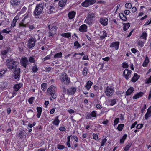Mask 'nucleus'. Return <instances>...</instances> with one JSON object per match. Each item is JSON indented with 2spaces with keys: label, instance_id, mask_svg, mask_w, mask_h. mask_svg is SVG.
<instances>
[{
  "label": "nucleus",
  "instance_id": "1",
  "mask_svg": "<svg viewBox=\"0 0 151 151\" xmlns=\"http://www.w3.org/2000/svg\"><path fill=\"white\" fill-rule=\"evenodd\" d=\"M57 88L55 86L51 85L48 88L46 92V94L48 95H50L54 99H56L57 95L56 92Z\"/></svg>",
  "mask_w": 151,
  "mask_h": 151
},
{
  "label": "nucleus",
  "instance_id": "2",
  "mask_svg": "<svg viewBox=\"0 0 151 151\" xmlns=\"http://www.w3.org/2000/svg\"><path fill=\"white\" fill-rule=\"evenodd\" d=\"M43 9V6L42 4H37L33 12L34 16L35 18H38L42 13Z\"/></svg>",
  "mask_w": 151,
  "mask_h": 151
},
{
  "label": "nucleus",
  "instance_id": "3",
  "mask_svg": "<svg viewBox=\"0 0 151 151\" xmlns=\"http://www.w3.org/2000/svg\"><path fill=\"white\" fill-rule=\"evenodd\" d=\"M95 17V15L93 13H88L84 21V22L89 25L91 26L93 24V22Z\"/></svg>",
  "mask_w": 151,
  "mask_h": 151
},
{
  "label": "nucleus",
  "instance_id": "4",
  "mask_svg": "<svg viewBox=\"0 0 151 151\" xmlns=\"http://www.w3.org/2000/svg\"><path fill=\"white\" fill-rule=\"evenodd\" d=\"M6 62L8 68L10 70L14 69L18 64V62L11 59L7 60Z\"/></svg>",
  "mask_w": 151,
  "mask_h": 151
},
{
  "label": "nucleus",
  "instance_id": "5",
  "mask_svg": "<svg viewBox=\"0 0 151 151\" xmlns=\"http://www.w3.org/2000/svg\"><path fill=\"white\" fill-rule=\"evenodd\" d=\"M60 79L62 83L68 84L70 82V80L67 75L65 73H62L60 76Z\"/></svg>",
  "mask_w": 151,
  "mask_h": 151
},
{
  "label": "nucleus",
  "instance_id": "6",
  "mask_svg": "<svg viewBox=\"0 0 151 151\" xmlns=\"http://www.w3.org/2000/svg\"><path fill=\"white\" fill-rule=\"evenodd\" d=\"M96 1V0H85L82 3L81 5L83 7H88L90 5H92L94 4Z\"/></svg>",
  "mask_w": 151,
  "mask_h": 151
},
{
  "label": "nucleus",
  "instance_id": "7",
  "mask_svg": "<svg viewBox=\"0 0 151 151\" xmlns=\"http://www.w3.org/2000/svg\"><path fill=\"white\" fill-rule=\"evenodd\" d=\"M114 91L113 87L111 86H108L106 88L105 93L107 96H111L113 94Z\"/></svg>",
  "mask_w": 151,
  "mask_h": 151
},
{
  "label": "nucleus",
  "instance_id": "8",
  "mask_svg": "<svg viewBox=\"0 0 151 151\" xmlns=\"http://www.w3.org/2000/svg\"><path fill=\"white\" fill-rule=\"evenodd\" d=\"M36 41V39L35 38H31L29 39L27 45L28 47L31 49L35 45Z\"/></svg>",
  "mask_w": 151,
  "mask_h": 151
},
{
  "label": "nucleus",
  "instance_id": "9",
  "mask_svg": "<svg viewBox=\"0 0 151 151\" xmlns=\"http://www.w3.org/2000/svg\"><path fill=\"white\" fill-rule=\"evenodd\" d=\"M132 71L127 69H125L123 72V74L125 79L128 80L130 77Z\"/></svg>",
  "mask_w": 151,
  "mask_h": 151
},
{
  "label": "nucleus",
  "instance_id": "10",
  "mask_svg": "<svg viewBox=\"0 0 151 151\" xmlns=\"http://www.w3.org/2000/svg\"><path fill=\"white\" fill-rule=\"evenodd\" d=\"M48 28L50 30V32L49 33V36H52L55 34L57 29V27L56 26H53L50 29V25L48 26Z\"/></svg>",
  "mask_w": 151,
  "mask_h": 151
},
{
  "label": "nucleus",
  "instance_id": "11",
  "mask_svg": "<svg viewBox=\"0 0 151 151\" xmlns=\"http://www.w3.org/2000/svg\"><path fill=\"white\" fill-rule=\"evenodd\" d=\"M20 14H21L20 13H18L17 14V15L14 17L12 21L11 24V27H14L16 26V22L19 19V16Z\"/></svg>",
  "mask_w": 151,
  "mask_h": 151
},
{
  "label": "nucleus",
  "instance_id": "12",
  "mask_svg": "<svg viewBox=\"0 0 151 151\" xmlns=\"http://www.w3.org/2000/svg\"><path fill=\"white\" fill-rule=\"evenodd\" d=\"M100 22L102 25L106 26L108 24V19L105 17H101L100 19Z\"/></svg>",
  "mask_w": 151,
  "mask_h": 151
},
{
  "label": "nucleus",
  "instance_id": "13",
  "mask_svg": "<svg viewBox=\"0 0 151 151\" xmlns=\"http://www.w3.org/2000/svg\"><path fill=\"white\" fill-rule=\"evenodd\" d=\"M76 91V88L74 87H71L67 90V94L71 95L74 94Z\"/></svg>",
  "mask_w": 151,
  "mask_h": 151
},
{
  "label": "nucleus",
  "instance_id": "14",
  "mask_svg": "<svg viewBox=\"0 0 151 151\" xmlns=\"http://www.w3.org/2000/svg\"><path fill=\"white\" fill-rule=\"evenodd\" d=\"M119 42L118 41H115L113 42L110 45V47L111 48H114L116 50L119 49Z\"/></svg>",
  "mask_w": 151,
  "mask_h": 151
},
{
  "label": "nucleus",
  "instance_id": "15",
  "mask_svg": "<svg viewBox=\"0 0 151 151\" xmlns=\"http://www.w3.org/2000/svg\"><path fill=\"white\" fill-rule=\"evenodd\" d=\"M20 69L19 68H15L14 73V77L15 79L19 78L20 77Z\"/></svg>",
  "mask_w": 151,
  "mask_h": 151
},
{
  "label": "nucleus",
  "instance_id": "16",
  "mask_svg": "<svg viewBox=\"0 0 151 151\" xmlns=\"http://www.w3.org/2000/svg\"><path fill=\"white\" fill-rule=\"evenodd\" d=\"M26 134V132L24 130H21L17 133L16 136L18 137L22 138L23 137L24 135L25 136Z\"/></svg>",
  "mask_w": 151,
  "mask_h": 151
},
{
  "label": "nucleus",
  "instance_id": "17",
  "mask_svg": "<svg viewBox=\"0 0 151 151\" xmlns=\"http://www.w3.org/2000/svg\"><path fill=\"white\" fill-rule=\"evenodd\" d=\"M28 63V60L26 57L22 58L20 60V63L25 68L26 67Z\"/></svg>",
  "mask_w": 151,
  "mask_h": 151
},
{
  "label": "nucleus",
  "instance_id": "18",
  "mask_svg": "<svg viewBox=\"0 0 151 151\" xmlns=\"http://www.w3.org/2000/svg\"><path fill=\"white\" fill-rule=\"evenodd\" d=\"M87 26L86 24H83L79 27V30L82 32H86L87 30Z\"/></svg>",
  "mask_w": 151,
  "mask_h": 151
},
{
  "label": "nucleus",
  "instance_id": "19",
  "mask_svg": "<svg viewBox=\"0 0 151 151\" xmlns=\"http://www.w3.org/2000/svg\"><path fill=\"white\" fill-rule=\"evenodd\" d=\"M150 117H151V106L147 109V112L145 115V119L146 120Z\"/></svg>",
  "mask_w": 151,
  "mask_h": 151
},
{
  "label": "nucleus",
  "instance_id": "20",
  "mask_svg": "<svg viewBox=\"0 0 151 151\" xmlns=\"http://www.w3.org/2000/svg\"><path fill=\"white\" fill-rule=\"evenodd\" d=\"M21 2V0H10L11 5L14 6H17L19 5Z\"/></svg>",
  "mask_w": 151,
  "mask_h": 151
},
{
  "label": "nucleus",
  "instance_id": "21",
  "mask_svg": "<svg viewBox=\"0 0 151 151\" xmlns=\"http://www.w3.org/2000/svg\"><path fill=\"white\" fill-rule=\"evenodd\" d=\"M100 39L102 40L107 37V35L106 32L105 31H101L100 33Z\"/></svg>",
  "mask_w": 151,
  "mask_h": 151
},
{
  "label": "nucleus",
  "instance_id": "22",
  "mask_svg": "<svg viewBox=\"0 0 151 151\" xmlns=\"http://www.w3.org/2000/svg\"><path fill=\"white\" fill-rule=\"evenodd\" d=\"M143 95L144 93L142 92H140L134 94L133 96V98L134 99H136L141 97Z\"/></svg>",
  "mask_w": 151,
  "mask_h": 151
},
{
  "label": "nucleus",
  "instance_id": "23",
  "mask_svg": "<svg viewBox=\"0 0 151 151\" xmlns=\"http://www.w3.org/2000/svg\"><path fill=\"white\" fill-rule=\"evenodd\" d=\"M76 14V12L74 11H72L68 13V16L69 19H72L74 18Z\"/></svg>",
  "mask_w": 151,
  "mask_h": 151
},
{
  "label": "nucleus",
  "instance_id": "24",
  "mask_svg": "<svg viewBox=\"0 0 151 151\" xmlns=\"http://www.w3.org/2000/svg\"><path fill=\"white\" fill-rule=\"evenodd\" d=\"M59 116H57L55 117L54 120L52 122V124L55 126H58L59 124L60 121L58 119Z\"/></svg>",
  "mask_w": 151,
  "mask_h": 151
},
{
  "label": "nucleus",
  "instance_id": "25",
  "mask_svg": "<svg viewBox=\"0 0 151 151\" xmlns=\"http://www.w3.org/2000/svg\"><path fill=\"white\" fill-rule=\"evenodd\" d=\"M149 62V58L147 55H146L145 58L142 64V66L144 67H146Z\"/></svg>",
  "mask_w": 151,
  "mask_h": 151
},
{
  "label": "nucleus",
  "instance_id": "26",
  "mask_svg": "<svg viewBox=\"0 0 151 151\" xmlns=\"http://www.w3.org/2000/svg\"><path fill=\"white\" fill-rule=\"evenodd\" d=\"M36 109L37 112V117L39 118L40 116L41 113L42 111V108L40 107H37Z\"/></svg>",
  "mask_w": 151,
  "mask_h": 151
},
{
  "label": "nucleus",
  "instance_id": "27",
  "mask_svg": "<svg viewBox=\"0 0 151 151\" xmlns=\"http://www.w3.org/2000/svg\"><path fill=\"white\" fill-rule=\"evenodd\" d=\"M67 0H60L59 2V5L60 6L63 7L65 5Z\"/></svg>",
  "mask_w": 151,
  "mask_h": 151
},
{
  "label": "nucleus",
  "instance_id": "28",
  "mask_svg": "<svg viewBox=\"0 0 151 151\" xmlns=\"http://www.w3.org/2000/svg\"><path fill=\"white\" fill-rule=\"evenodd\" d=\"M93 84V83L90 81H88L86 83L85 87L86 88L87 90H89L91 88V86Z\"/></svg>",
  "mask_w": 151,
  "mask_h": 151
},
{
  "label": "nucleus",
  "instance_id": "29",
  "mask_svg": "<svg viewBox=\"0 0 151 151\" xmlns=\"http://www.w3.org/2000/svg\"><path fill=\"white\" fill-rule=\"evenodd\" d=\"M139 76L137 73H135L134 74V76L131 79L132 82H135L139 78Z\"/></svg>",
  "mask_w": 151,
  "mask_h": 151
},
{
  "label": "nucleus",
  "instance_id": "30",
  "mask_svg": "<svg viewBox=\"0 0 151 151\" xmlns=\"http://www.w3.org/2000/svg\"><path fill=\"white\" fill-rule=\"evenodd\" d=\"M22 84L19 83L15 85L14 86V90L15 91H17L22 86Z\"/></svg>",
  "mask_w": 151,
  "mask_h": 151
},
{
  "label": "nucleus",
  "instance_id": "31",
  "mask_svg": "<svg viewBox=\"0 0 151 151\" xmlns=\"http://www.w3.org/2000/svg\"><path fill=\"white\" fill-rule=\"evenodd\" d=\"M134 91L133 88L132 87H130L128 88L126 92V95L127 96L129 95H130Z\"/></svg>",
  "mask_w": 151,
  "mask_h": 151
},
{
  "label": "nucleus",
  "instance_id": "32",
  "mask_svg": "<svg viewBox=\"0 0 151 151\" xmlns=\"http://www.w3.org/2000/svg\"><path fill=\"white\" fill-rule=\"evenodd\" d=\"M61 36L66 38H69L71 36V33L70 32H67L61 34Z\"/></svg>",
  "mask_w": 151,
  "mask_h": 151
},
{
  "label": "nucleus",
  "instance_id": "33",
  "mask_svg": "<svg viewBox=\"0 0 151 151\" xmlns=\"http://www.w3.org/2000/svg\"><path fill=\"white\" fill-rule=\"evenodd\" d=\"M147 36V35L146 32L144 31L142 32L140 37L142 39H144L145 40H146Z\"/></svg>",
  "mask_w": 151,
  "mask_h": 151
},
{
  "label": "nucleus",
  "instance_id": "34",
  "mask_svg": "<svg viewBox=\"0 0 151 151\" xmlns=\"http://www.w3.org/2000/svg\"><path fill=\"white\" fill-rule=\"evenodd\" d=\"M119 16L120 18L124 21H125L127 20V17L126 16L124 15V14L122 13H120L119 14Z\"/></svg>",
  "mask_w": 151,
  "mask_h": 151
},
{
  "label": "nucleus",
  "instance_id": "35",
  "mask_svg": "<svg viewBox=\"0 0 151 151\" xmlns=\"http://www.w3.org/2000/svg\"><path fill=\"white\" fill-rule=\"evenodd\" d=\"M116 100L115 99H110L109 101V104L110 106L114 105L116 103Z\"/></svg>",
  "mask_w": 151,
  "mask_h": 151
},
{
  "label": "nucleus",
  "instance_id": "36",
  "mask_svg": "<svg viewBox=\"0 0 151 151\" xmlns=\"http://www.w3.org/2000/svg\"><path fill=\"white\" fill-rule=\"evenodd\" d=\"M62 54L61 52H59L55 54L54 57L56 59L60 58L62 57Z\"/></svg>",
  "mask_w": 151,
  "mask_h": 151
},
{
  "label": "nucleus",
  "instance_id": "37",
  "mask_svg": "<svg viewBox=\"0 0 151 151\" xmlns=\"http://www.w3.org/2000/svg\"><path fill=\"white\" fill-rule=\"evenodd\" d=\"M107 141V139L106 138H104L102 139L101 142V147L104 146L105 145V144Z\"/></svg>",
  "mask_w": 151,
  "mask_h": 151
},
{
  "label": "nucleus",
  "instance_id": "38",
  "mask_svg": "<svg viewBox=\"0 0 151 151\" xmlns=\"http://www.w3.org/2000/svg\"><path fill=\"white\" fill-rule=\"evenodd\" d=\"M47 87V84L45 83H42L41 85V89L43 91H45Z\"/></svg>",
  "mask_w": 151,
  "mask_h": 151
},
{
  "label": "nucleus",
  "instance_id": "39",
  "mask_svg": "<svg viewBox=\"0 0 151 151\" xmlns=\"http://www.w3.org/2000/svg\"><path fill=\"white\" fill-rule=\"evenodd\" d=\"M130 25L129 23H127L124 24L123 29L124 31L127 30L130 27Z\"/></svg>",
  "mask_w": 151,
  "mask_h": 151
},
{
  "label": "nucleus",
  "instance_id": "40",
  "mask_svg": "<svg viewBox=\"0 0 151 151\" xmlns=\"http://www.w3.org/2000/svg\"><path fill=\"white\" fill-rule=\"evenodd\" d=\"M6 70L1 69L0 70V77H1L4 76L5 73L6 72Z\"/></svg>",
  "mask_w": 151,
  "mask_h": 151
},
{
  "label": "nucleus",
  "instance_id": "41",
  "mask_svg": "<svg viewBox=\"0 0 151 151\" xmlns=\"http://www.w3.org/2000/svg\"><path fill=\"white\" fill-rule=\"evenodd\" d=\"M71 136H69L67 137V141L66 143V145H67L68 147H71L70 144V138L71 137Z\"/></svg>",
  "mask_w": 151,
  "mask_h": 151
},
{
  "label": "nucleus",
  "instance_id": "42",
  "mask_svg": "<svg viewBox=\"0 0 151 151\" xmlns=\"http://www.w3.org/2000/svg\"><path fill=\"white\" fill-rule=\"evenodd\" d=\"M132 145V143H130L127 145L123 151H127Z\"/></svg>",
  "mask_w": 151,
  "mask_h": 151
},
{
  "label": "nucleus",
  "instance_id": "43",
  "mask_svg": "<svg viewBox=\"0 0 151 151\" xmlns=\"http://www.w3.org/2000/svg\"><path fill=\"white\" fill-rule=\"evenodd\" d=\"M127 137V135L126 134H124L122 137V138L120 139V143H123L125 139Z\"/></svg>",
  "mask_w": 151,
  "mask_h": 151
},
{
  "label": "nucleus",
  "instance_id": "44",
  "mask_svg": "<svg viewBox=\"0 0 151 151\" xmlns=\"http://www.w3.org/2000/svg\"><path fill=\"white\" fill-rule=\"evenodd\" d=\"M88 71V68L87 67H84L83 70L82 72V74L83 76H86L87 75Z\"/></svg>",
  "mask_w": 151,
  "mask_h": 151
},
{
  "label": "nucleus",
  "instance_id": "45",
  "mask_svg": "<svg viewBox=\"0 0 151 151\" xmlns=\"http://www.w3.org/2000/svg\"><path fill=\"white\" fill-rule=\"evenodd\" d=\"M145 41L143 42L139 40L137 42L138 45L139 46L141 47H142L143 46L144 43L145 42Z\"/></svg>",
  "mask_w": 151,
  "mask_h": 151
},
{
  "label": "nucleus",
  "instance_id": "46",
  "mask_svg": "<svg viewBox=\"0 0 151 151\" xmlns=\"http://www.w3.org/2000/svg\"><path fill=\"white\" fill-rule=\"evenodd\" d=\"M125 7L129 9H130L132 7V4L130 3H126L125 4Z\"/></svg>",
  "mask_w": 151,
  "mask_h": 151
},
{
  "label": "nucleus",
  "instance_id": "47",
  "mask_svg": "<svg viewBox=\"0 0 151 151\" xmlns=\"http://www.w3.org/2000/svg\"><path fill=\"white\" fill-rule=\"evenodd\" d=\"M32 72L36 73L38 70V68L37 67L36 65L33 66L32 68Z\"/></svg>",
  "mask_w": 151,
  "mask_h": 151
},
{
  "label": "nucleus",
  "instance_id": "48",
  "mask_svg": "<svg viewBox=\"0 0 151 151\" xmlns=\"http://www.w3.org/2000/svg\"><path fill=\"white\" fill-rule=\"evenodd\" d=\"M124 127V124H120L118 125L117 127V129L119 131H121L123 127Z\"/></svg>",
  "mask_w": 151,
  "mask_h": 151
},
{
  "label": "nucleus",
  "instance_id": "49",
  "mask_svg": "<svg viewBox=\"0 0 151 151\" xmlns=\"http://www.w3.org/2000/svg\"><path fill=\"white\" fill-rule=\"evenodd\" d=\"M146 84L151 83V76L148 78H146L145 81Z\"/></svg>",
  "mask_w": 151,
  "mask_h": 151
},
{
  "label": "nucleus",
  "instance_id": "50",
  "mask_svg": "<svg viewBox=\"0 0 151 151\" xmlns=\"http://www.w3.org/2000/svg\"><path fill=\"white\" fill-rule=\"evenodd\" d=\"M74 46L77 47V48H80L81 47V45L78 43V41H76L74 43Z\"/></svg>",
  "mask_w": 151,
  "mask_h": 151
},
{
  "label": "nucleus",
  "instance_id": "51",
  "mask_svg": "<svg viewBox=\"0 0 151 151\" xmlns=\"http://www.w3.org/2000/svg\"><path fill=\"white\" fill-rule=\"evenodd\" d=\"M49 14H51L54 12V10H55L54 8L52 6H50L49 8Z\"/></svg>",
  "mask_w": 151,
  "mask_h": 151
},
{
  "label": "nucleus",
  "instance_id": "52",
  "mask_svg": "<svg viewBox=\"0 0 151 151\" xmlns=\"http://www.w3.org/2000/svg\"><path fill=\"white\" fill-rule=\"evenodd\" d=\"M29 60L31 63H35V58L32 56H31L29 59Z\"/></svg>",
  "mask_w": 151,
  "mask_h": 151
},
{
  "label": "nucleus",
  "instance_id": "53",
  "mask_svg": "<svg viewBox=\"0 0 151 151\" xmlns=\"http://www.w3.org/2000/svg\"><path fill=\"white\" fill-rule=\"evenodd\" d=\"M10 31L9 30V29L7 28L6 29L2 30L1 32L3 33L8 34Z\"/></svg>",
  "mask_w": 151,
  "mask_h": 151
},
{
  "label": "nucleus",
  "instance_id": "54",
  "mask_svg": "<svg viewBox=\"0 0 151 151\" xmlns=\"http://www.w3.org/2000/svg\"><path fill=\"white\" fill-rule=\"evenodd\" d=\"M35 99V97H32L28 100V102L30 104H32Z\"/></svg>",
  "mask_w": 151,
  "mask_h": 151
},
{
  "label": "nucleus",
  "instance_id": "55",
  "mask_svg": "<svg viewBox=\"0 0 151 151\" xmlns=\"http://www.w3.org/2000/svg\"><path fill=\"white\" fill-rule=\"evenodd\" d=\"M119 121V119L118 118H116L114 121L113 125L115 126L118 123Z\"/></svg>",
  "mask_w": 151,
  "mask_h": 151
},
{
  "label": "nucleus",
  "instance_id": "56",
  "mask_svg": "<svg viewBox=\"0 0 151 151\" xmlns=\"http://www.w3.org/2000/svg\"><path fill=\"white\" fill-rule=\"evenodd\" d=\"M65 147L63 145H61L60 144H58L57 145V148L58 149L62 150Z\"/></svg>",
  "mask_w": 151,
  "mask_h": 151
},
{
  "label": "nucleus",
  "instance_id": "57",
  "mask_svg": "<svg viewBox=\"0 0 151 151\" xmlns=\"http://www.w3.org/2000/svg\"><path fill=\"white\" fill-rule=\"evenodd\" d=\"M122 67L124 68H127L128 67L127 63L124 62L122 63Z\"/></svg>",
  "mask_w": 151,
  "mask_h": 151
},
{
  "label": "nucleus",
  "instance_id": "58",
  "mask_svg": "<svg viewBox=\"0 0 151 151\" xmlns=\"http://www.w3.org/2000/svg\"><path fill=\"white\" fill-rule=\"evenodd\" d=\"M93 137L94 139L96 140H98V135L95 133L93 134Z\"/></svg>",
  "mask_w": 151,
  "mask_h": 151
},
{
  "label": "nucleus",
  "instance_id": "59",
  "mask_svg": "<svg viewBox=\"0 0 151 151\" xmlns=\"http://www.w3.org/2000/svg\"><path fill=\"white\" fill-rule=\"evenodd\" d=\"M92 115L91 113H88L86 116V118L87 119H91L92 117Z\"/></svg>",
  "mask_w": 151,
  "mask_h": 151
},
{
  "label": "nucleus",
  "instance_id": "60",
  "mask_svg": "<svg viewBox=\"0 0 151 151\" xmlns=\"http://www.w3.org/2000/svg\"><path fill=\"white\" fill-rule=\"evenodd\" d=\"M36 124L35 122H34L32 124H28V126L29 127L31 128L34 127Z\"/></svg>",
  "mask_w": 151,
  "mask_h": 151
},
{
  "label": "nucleus",
  "instance_id": "61",
  "mask_svg": "<svg viewBox=\"0 0 151 151\" xmlns=\"http://www.w3.org/2000/svg\"><path fill=\"white\" fill-rule=\"evenodd\" d=\"M143 125L142 124H139L137 125L136 128L138 129H140L143 127Z\"/></svg>",
  "mask_w": 151,
  "mask_h": 151
},
{
  "label": "nucleus",
  "instance_id": "62",
  "mask_svg": "<svg viewBox=\"0 0 151 151\" xmlns=\"http://www.w3.org/2000/svg\"><path fill=\"white\" fill-rule=\"evenodd\" d=\"M91 114L93 117H95L96 116V114L95 111H93Z\"/></svg>",
  "mask_w": 151,
  "mask_h": 151
},
{
  "label": "nucleus",
  "instance_id": "63",
  "mask_svg": "<svg viewBox=\"0 0 151 151\" xmlns=\"http://www.w3.org/2000/svg\"><path fill=\"white\" fill-rule=\"evenodd\" d=\"M7 53V51L6 50H4L2 51L1 55L4 56L6 55Z\"/></svg>",
  "mask_w": 151,
  "mask_h": 151
},
{
  "label": "nucleus",
  "instance_id": "64",
  "mask_svg": "<svg viewBox=\"0 0 151 151\" xmlns=\"http://www.w3.org/2000/svg\"><path fill=\"white\" fill-rule=\"evenodd\" d=\"M102 59L104 61H108L110 59V58L109 57H106L102 58Z\"/></svg>",
  "mask_w": 151,
  "mask_h": 151
}]
</instances>
